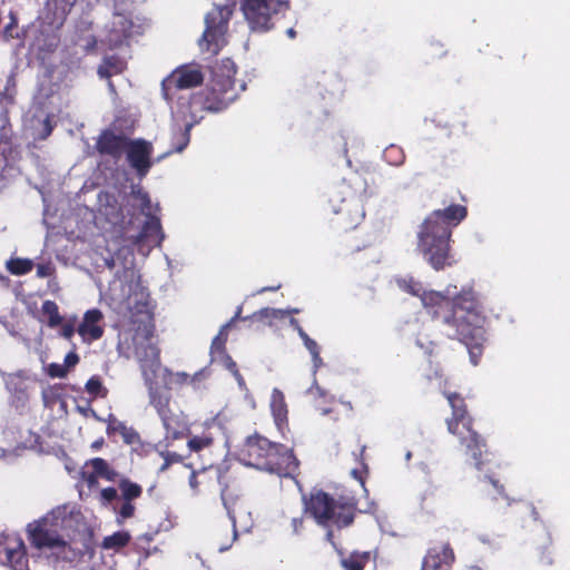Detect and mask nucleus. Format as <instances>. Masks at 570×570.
<instances>
[{"label": "nucleus", "instance_id": "1", "mask_svg": "<svg viewBox=\"0 0 570 570\" xmlns=\"http://www.w3.org/2000/svg\"><path fill=\"white\" fill-rule=\"evenodd\" d=\"M395 283L402 292L419 297L432 317L428 323L410 325L409 331L419 348L425 354L433 352L435 341L430 338V332L439 326L445 336L459 340L466 346L473 365L479 363L485 341V317L480 309L478 295L471 287H462L460 292L452 285L443 292L425 289L409 275L397 277Z\"/></svg>", "mask_w": 570, "mask_h": 570}, {"label": "nucleus", "instance_id": "2", "mask_svg": "<svg viewBox=\"0 0 570 570\" xmlns=\"http://www.w3.org/2000/svg\"><path fill=\"white\" fill-rule=\"evenodd\" d=\"M236 66L230 59H223L213 70V78L209 86L196 94H181L177 97L175 106L171 107L173 128V151L181 153L189 142L190 129L198 124L206 111H220L235 100L234 76Z\"/></svg>", "mask_w": 570, "mask_h": 570}, {"label": "nucleus", "instance_id": "3", "mask_svg": "<svg viewBox=\"0 0 570 570\" xmlns=\"http://www.w3.org/2000/svg\"><path fill=\"white\" fill-rule=\"evenodd\" d=\"M82 522L83 515L76 504H62L28 523L26 532L33 548L56 561L72 562L79 554L73 542Z\"/></svg>", "mask_w": 570, "mask_h": 570}, {"label": "nucleus", "instance_id": "4", "mask_svg": "<svg viewBox=\"0 0 570 570\" xmlns=\"http://www.w3.org/2000/svg\"><path fill=\"white\" fill-rule=\"evenodd\" d=\"M119 348L127 357L135 356L140 364L145 383L148 387L149 403L159 417L171 412L168 409L169 395L156 386L154 379L161 371L159 350L154 342L151 324L140 318L128 330L119 334Z\"/></svg>", "mask_w": 570, "mask_h": 570}, {"label": "nucleus", "instance_id": "5", "mask_svg": "<svg viewBox=\"0 0 570 570\" xmlns=\"http://www.w3.org/2000/svg\"><path fill=\"white\" fill-rule=\"evenodd\" d=\"M466 216L462 205H451L430 213L416 230V249L435 271L451 266L450 239L452 228Z\"/></svg>", "mask_w": 570, "mask_h": 570}, {"label": "nucleus", "instance_id": "6", "mask_svg": "<svg viewBox=\"0 0 570 570\" xmlns=\"http://www.w3.org/2000/svg\"><path fill=\"white\" fill-rule=\"evenodd\" d=\"M238 460L247 466L292 476L298 468L293 452L281 444L272 443L264 436H248L238 452Z\"/></svg>", "mask_w": 570, "mask_h": 570}, {"label": "nucleus", "instance_id": "7", "mask_svg": "<svg viewBox=\"0 0 570 570\" xmlns=\"http://www.w3.org/2000/svg\"><path fill=\"white\" fill-rule=\"evenodd\" d=\"M148 292L140 283V275L132 262L115 272L108 288H100V297L119 312L129 311L141 314L148 305Z\"/></svg>", "mask_w": 570, "mask_h": 570}, {"label": "nucleus", "instance_id": "8", "mask_svg": "<svg viewBox=\"0 0 570 570\" xmlns=\"http://www.w3.org/2000/svg\"><path fill=\"white\" fill-rule=\"evenodd\" d=\"M444 395L452 407V417L446 421L448 430L459 439L465 454L470 456L471 463L481 471L489 462V454L484 450L485 444L471 429V420L466 415L463 399L456 393H444Z\"/></svg>", "mask_w": 570, "mask_h": 570}, {"label": "nucleus", "instance_id": "9", "mask_svg": "<svg viewBox=\"0 0 570 570\" xmlns=\"http://www.w3.org/2000/svg\"><path fill=\"white\" fill-rule=\"evenodd\" d=\"M77 0H48L46 3L41 29L32 26L27 37L35 36L31 49L39 52L52 51L58 45L56 31L62 26L67 14Z\"/></svg>", "mask_w": 570, "mask_h": 570}, {"label": "nucleus", "instance_id": "10", "mask_svg": "<svg viewBox=\"0 0 570 570\" xmlns=\"http://www.w3.org/2000/svg\"><path fill=\"white\" fill-rule=\"evenodd\" d=\"M353 505L352 500L337 502L321 490L313 491L308 499L304 498L305 513L324 527L343 528L351 524L354 517Z\"/></svg>", "mask_w": 570, "mask_h": 570}, {"label": "nucleus", "instance_id": "11", "mask_svg": "<svg viewBox=\"0 0 570 570\" xmlns=\"http://www.w3.org/2000/svg\"><path fill=\"white\" fill-rule=\"evenodd\" d=\"M130 196L140 208L141 213L146 216V222L141 230L130 239L132 244L137 246L138 252L144 256H147L151 248L160 246L165 238V234L161 230L160 219L156 216V213L159 210V205L153 204L149 195L144 191L139 185L131 187Z\"/></svg>", "mask_w": 570, "mask_h": 570}, {"label": "nucleus", "instance_id": "12", "mask_svg": "<svg viewBox=\"0 0 570 570\" xmlns=\"http://www.w3.org/2000/svg\"><path fill=\"white\" fill-rule=\"evenodd\" d=\"M291 0H239L240 10L252 31L266 32L275 18L289 9Z\"/></svg>", "mask_w": 570, "mask_h": 570}, {"label": "nucleus", "instance_id": "13", "mask_svg": "<svg viewBox=\"0 0 570 570\" xmlns=\"http://www.w3.org/2000/svg\"><path fill=\"white\" fill-rule=\"evenodd\" d=\"M230 16L232 9L228 6L215 7L206 14L205 30L199 40L203 51L216 55L226 45Z\"/></svg>", "mask_w": 570, "mask_h": 570}, {"label": "nucleus", "instance_id": "14", "mask_svg": "<svg viewBox=\"0 0 570 570\" xmlns=\"http://www.w3.org/2000/svg\"><path fill=\"white\" fill-rule=\"evenodd\" d=\"M43 98L45 95L40 92L24 118V127L35 140L46 139L50 136L55 126L53 119L58 109L56 100L58 98L55 95L48 97V101H45Z\"/></svg>", "mask_w": 570, "mask_h": 570}, {"label": "nucleus", "instance_id": "15", "mask_svg": "<svg viewBox=\"0 0 570 570\" xmlns=\"http://www.w3.org/2000/svg\"><path fill=\"white\" fill-rule=\"evenodd\" d=\"M330 203L333 212L341 216V224L345 228L356 227L365 217L363 199L350 186H341L331 195Z\"/></svg>", "mask_w": 570, "mask_h": 570}, {"label": "nucleus", "instance_id": "16", "mask_svg": "<svg viewBox=\"0 0 570 570\" xmlns=\"http://www.w3.org/2000/svg\"><path fill=\"white\" fill-rule=\"evenodd\" d=\"M115 13L111 22L106 27L107 35L101 38V42H107L110 47L122 45L127 39L140 32V27L135 24L121 10L131 0H112Z\"/></svg>", "mask_w": 570, "mask_h": 570}, {"label": "nucleus", "instance_id": "17", "mask_svg": "<svg viewBox=\"0 0 570 570\" xmlns=\"http://www.w3.org/2000/svg\"><path fill=\"white\" fill-rule=\"evenodd\" d=\"M27 548L23 540L14 533L0 534V564L11 570H29Z\"/></svg>", "mask_w": 570, "mask_h": 570}, {"label": "nucleus", "instance_id": "18", "mask_svg": "<svg viewBox=\"0 0 570 570\" xmlns=\"http://www.w3.org/2000/svg\"><path fill=\"white\" fill-rule=\"evenodd\" d=\"M39 320L49 328H59V336L67 341H71L76 334L77 315L62 316L59 312L58 304L53 301L47 299L42 303Z\"/></svg>", "mask_w": 570, "mask_h": 570}, {"label": "nucleus", "instance_id": "19", "mask_svg": "<svg viewBox=\"0 0 570 570\" xmlns=\"http://www.w3.org/2000/svg\"><path fill=\"white\" fill-rule=\"evenodd\" d=\"M204 75L199 66L186 65L175 69L161 82L163 96L166 100L171 98V91L176 89H187L199 85Z\"/></svg>", "mask_w": 570, "mask_h": 570}, {"label": "nucleus", "instance_id": "20", "mask_svg": "<svg viewBox=\"0 0 570 570\" xmlns=\"http://www.w3.org/2000/svg\"><path fill=\"white\" fill-rule=\"evenodd\" d=\"M153 145L144 139L130 140L126 146L127 160L136 174L142 178L153 166Z\"/></svg>", "mask_w": 570, "mask_h": 570}, {"label": "nucleus", "instance_id": "21", "mask_svg": "<svg viewBox=\"0 0 570 570\" xmlns=\"http://www.w3.org/2000/svg\"><path fill=\"white\" fill-rule=\"evenodd\" d=\"M104 318L102 312L98 308H90L83 313L81 321L76 326V333L82 343L90 345L104 336Z\"/></svg>", "mask_w": 570, "mask_h": 570}, {"label": "nucleus", "instance_id": "22", "mask_svg": "<svg viewBox=\"0 0 570 570\" xmlns=\"http://www.w3.org/2000/svg\"><path fill=\"white\" fill-rule=\"evenodd\" d=\"M453 561L454 553L451 547L445 543L438 544L429 549L421 570H449Z\"/></svg>", "mask_w": 570, "mask_h": 570}, {"label": "nucleus", "instance_id": "23", "mask_svg": "<svg viewBox=\"0 0 570 570\" xmlns=\"http://www.w3.org/2000/svg\"><path fill=\"white\" fill-rule=\"evenodd\" d=\"M222 430L220 423L217 421V417L205 423V431L202 434H196L189 438L187 442V446L191 452H202L204 450L209 449L216 434Z\"/></svg>", "mask_w": 570, "mask_h": 570}, {"label": "nucleus", "instance_id": "24", "mask_svg": "<svg viewBox=\"0 0 570 570\" xmlns=\"http://www.w3.org/2000/svg\"><path fill=\"white\" fill-rule=\"evenodd\" d=\"M165 430V436L158 441L156 448H170L176 440H180L186 434V426L180 419L170 413L160 419Z\"/></svg>", "mask_w": 570, "mask_h": 570}, {"label": "nucleus", "instance_id": "25", "mask_svg": "<svg viewBox=\"0 0 570 570\" xmlns=\"http://www.w3.org/2000/svg\"><path fill=\"white\" fill-rule=\"evenodd\" d=\"M269 407L274 422L278 431L283 432L287 426V404L283 392L278 389H274L271 395Z\"/></svg>", "mask_w": 570, "mask_h": 570}, {"label": "nucleus", "instance_id": "26", "mask_svg": "<svg viewBox=\"0 0 570 570\" xmlns=\"http://www.w3.org/2000/svg\"><path fill=\"white\" fill-rule=\"evenodd\" d=\"M106 422L107 433L109 435L119 434L122 438L124 442L129 445L140 443V436L134 428L126 425L124 422L119 421L111 414L108 416Z\"/></svg>", "mask_w": 570, "mask_h": 570}, {"label": "nucleus", "instance_id": "27", "mask_svg": "<svg viewBox=\"0 0 570 570\" xmlns=\"http://www.w3.org/2000/svg\"><path fill=\"white\" fill-rule=\"evenodd\" d=\"M127 144L121 136H117L111 131H104L97 141V148L101 154L118 157L126 149Z\"/></svg>", "mask_w": 570, "mask_h": 570}, {"label": "nucleus", "instance_id": "28", "mask_svg": "<svg viewBox=\"0 0 570 570\" xmlns=\"http://www.w3.org/2000/svg\"><path fill=\"white\" fill-rule=\"evenodd\" d=\"M79 355L75 351H70L65 356L62 364L50 363L45 367V371L52 379H63L79 363Z\"/></svg>", "mask_w": 570, "mask_h": 570}, {"label": "nucleus", "instance_id": "29", "mask_svg": "<svg viewBox=\"0 0 570 570\" xmlns=\"http://www.w3.org/2000/svg\"><path fill=\"white\" fill-rule=\"evenodd\" d=\"M126 68V61L118 56L105 57L102 63L98 68V75L101 78H110L120 73Z\"/></svg>", "mask_w": 570, "mask_h": 570}, {"label": "nucleus", "instance_id": "30", "mask_svg": "<svg viewBox=\"0 0 570 570\" xmlns=\"http://www.w3.org/2000/svg\"><path fill=\"white\" fill-rule=\"evenodd\" d=\"M87 468H91L98 478H102L107 481H116L118 473L109 466L107 461L100 458H95L87 461Z\"/></svg>", "mask_w": 570, "mask_h": 570}, {"label": "nucleus", "instance_id": "31", "mask_svg": "<svg viewBox=\"0 0 570 570\" xmlns=\"http://www.w3.org/2000/svg\"><path fill=\"white\" fill-rule=\"evenodd\" d=\"M299 337L302 338L304 346L309 352L312 356L313 362V376L315 377V374L317 370L323 365V361L320 355V346L318 344L312 340L304 330H299Z\"/></svg>", "mask_w": 570, "mask_h": 570}, {"label": "nucleus", "instance_id": "32", "mask_svg": "<svg viewBox=\"0 0 570 570\" xmlns=\"http://www.w3.org/2000/svg\"><path fill=\"white\" fill-rule=\"evenodd\" d=\"M250 317L259 321H266L269 326H274L276 321L286 318V312L282 308L265 307L254 313Z\"/></svg>", "mask_w": 570, "mask_h": 570}, {"label": "nucleus", "instance_id": "33", "mask_svg": "<svg viewBox=\"0 0 570 570\" xmlns=\"http://www.w3.org/2000/svg\"><path fill=\"white\" fill-rule=\"evenodd\" d=\"M227 327L228 324L224 325L212 342L210 356L213 362H217L220 356L226 354L225 344L227 341Z\"/></svg>", "mask_w": 570, "mask_h": 570}, {"label": "nucleus", "instance_id": "34", "mask_svg": "<svg viewBox=\"0 0 570 570\" xmlns=\"http://www.w3.org/2000/svg\"><path fill=\"white\" fill-rule=\"evenodd\" d=\"M6 267L12 275L21 276L32 271L33 262L29 258L16 257L7 261Z\"/></svg>", "mask_w": 570, "mask_h": 570}, {"label": "nucleus", "instance_id": "35", "mask_svg": "<svg viewBox=\"0 0 570 570\" xmlns=\"http://www.w3.org/2000/svg\"><path fill=\"white\" fill-rule=\"evenodd\" d=\"M130 540V534L127 531H118L108 535L102 541V547L107 550H118L125 547Z\"/></svg>", "mask_w": 570, "mask_h": 570}, {"label": "nucleus", "instance_id": "36", "mask_svg": "<svg viewBox=\"0 0 570 570\" xmlns=\"http://www.w3.org/2000/svg\"><path fill=\"white\" fill-rule=\"evenodd\" d=\"M367 560V553H352L348 558L342 559V567L345 570H363Z\"/></svg>", "mask_w": 570, "mask_h": 570}, {"label": "nucleus", "instance_id": "37", "mask_svg": "<svg viewBox=\"0 0 570 570\" xmlns=\"http://www.w3.org/2000/svg\"><path fill=\"white\" fill-rule=\"evenodd\" d=\"M119 488L125 501H131L132 499L139 498L141 494V487L129 480H121Z\"/></svg>", "mask_w": 570, "mask_h": 570}, {"label": "nucleus", "instance_id": "38", "mask_svg": "<svg viewBox=\"0 0 570 570\" xmlns=\"http://www.w3.org/2000/svg\"><path fill=\"white\" fill-rule=\"evenodd\" d=\"M159 455L164 459V463L160 465L159 471H166L173 463L180 462L183 456L174 451H169L168 448H156Z\"/></svg>", "mask_w": 570, "mask_h": 570}, {"label": "nucleus", "instance_id": "39", "mask_svg": "<svg viewBox=\"0 0 570 570\" xmlns=\"http://www.w3.org/2000/svg\"><path fill=\"white\" fill-rule=\"evenodd\" d=\"M175 376L179 383L196 385L197 382L208 376V371L206 368H203L191 376L181 372L176 373Z\"/></svg>", "mask_w": 570, "mask_h": 570}, {"label": "nucleus", "instance_id": "40", "mask_svg": "<svg viewBox=\"0 0 570 570\" xmlns=\"http://www.w3.org/2000/svg\"><path fill=\"white\" fill-rule=\"evenodd\" d=\"M135 513V505L131 501H125L120 509L117 511L116 522L122 524L126 519H129Z\"/></svg>", "mask_w": 570, "mask_h": 570}, {"label": "nucleus", "instance_id": "41", "mask_svg": "<svg viewBox=\"0 0 570 570\" xmlns=\"http://www.w3.org/2000/svg\"><path fill=\"white\" fill-rule=\"evenodd\" d=\"M385 159L392 165H400L403 163V153L399 147L390 146L384 151Z\"/></svg>", "mask_w": 570, "mask_h": 570}, {"label": "nucleus", "instance_id": "42", "mask_svg": "<svg viewBox=\"0 0 570 570\" xmlns=\"http://www.w3.org/2000/svg\"><path fill=\"white\" fill-rule=\"evenodd\" d=\"M86 390L94 396L102 395V384L99 377L92 376L86 383Z\"/></svg>", "mask_w": 570, "mask_h": 570}, {"label": "nucleus", "instance_id": "43", "mask_svg": "<svg viewBox=\"0 0 570 570\" xmlns=\"http://www.w3.org/2000/svg\"><path fill=\"white\" fill-rule=\"evenodd\" d=\"M81 478L89 488H94L97 485L98 475L91 468H87V463L85 464L81 471Z\"/></svg>", "mask_w": 570, "mask_h": 570}, {"label": "nucleus", "instance_id": "44", "mask_svg": "<svg viewBox=\"0 0 570 570\" xmlns=\"http://www.w3.org/2000/svg\"><path fill=\"white\" fill-rule=\"evenodd\" d=\"M118 498V492L115 488H106L100 492V502L104 505L109 504Z\"/></svg>", "mask_w": 570, "mask_h": 570}, {"label": "nucleus", "instance_id": "45", "mask_svg": "<svg viewBox=\"0 0 570 570\" xmlns=\"http://www.w3.org/2000/svg\"><path fill=\"white\" fill-rule=\"evenodd\" d=\"M484 478L487 480H489V482L492 484V487L494 488V490L497 491L498 495L501 497V499L505 502L507 505H510V499L508 498V495H505V493L503 492V487L499 484V482L497 480H494L491 475L489 474H485Z\"/></svg>", "mask_w": 570, "mask_h": 570}, {"label": "nucleus", "instance_id": "46", "mask_svg": "<svg viewBox=\"0 0 570 570\" xmlns=\"http://www.w3.org/2000/svg\"><path fill=\"white\" fill-rule=\"evenodd\" d=\"M55 272L52 263L40 264L37 266V276L40 278L50 277Z\"/></svg>", "mask_w": 570, "mask_h": 570}, {"label": "nucleus", "instance_id": "47", "mask_svg": "<svg viewBox=\"0 0 570 570\" xmlns=\"http://www.w3.org/2000/svg\"><path fill=\"white\" fill-rule=\"evenodd\" d=\"M222 500H223V504H224L225 509L227 510L228 518H229V520L233 523V527H234V539H236V537H237V531L235 529V527H236V518H235V514H234L233 510L230 509V505L228 503L225 490L222 491Z\"/></svg>", "mask_w": 570, "mask_h": 570}, {"label": "nucleus", "instance_id": "48", "mask_svg": "<svg viewBox=\"0 0 570 570\" xmlns=\"http://www.w3.org/2000/svg\"><path fill=\"white\" fill-rule=\"evenodd\" d=\"M306 394L313 397L317 396L322 399L327 396L326 392L316 384L315 380L313 381L312 386L306 391Z\"/></svg>", "mask_w": 570, "mask_h": 570}, {"label": "nucleus", "instance_id": "49", "mask_svg": "<svg viewBox=\"0 0 570 570\" xmlns=\"http://www.w3.org/2000/svg\"><path fill=\"white\" fill-rule=\"evenodd\" d=\"M217 362H220L232 373L237 370L236 363L228 354L220 356Z\"/></svg>", "mask_w": 570, "mask_h": 570}, {"label": "nucleus", "instance_id": "50", "mask_svg": "<svg viewBox=\"0 0 570 570\" xmlns=\"http://www.w3.org/2000/svg\"><path fill=\"white\" fill-rule=\"evenodd\" d=\"M13 87H14V80L12 77H10L8 79V82H7V87H6V91H4V95L9 98V99H12L13 96H14V90H13Z\"/></svg>", "mask_w": 570, "mask_h": 570}, {"label": "nucleus", "instance_id": "51", "mask_svg": "<svg viewBox=\"0 0 570 570\" xmlns=\"http://www.w3.org/2000/svg\"><path fill=\"white\" fill-rule=\"evenodd\" d=\"M189 487L196 491L197 488H198V482H197V478H196V472L193 471L190 476H189Z\"/></svg>", "mask_w": 570, "mask_h": 570}, {"label": "nucleus", "instance_id": "52", "mask_svg": "<svg viewBox=\"0 0 570 570\" xmlns=\"http://www.w3.org/2000/svg\"><path fill=\"white\" fill-rule=\"evenodd\" d=\"M302 524H303V520H302V519H299V518H294V519L292 520L293 531H294L295 533H297V532L299 531V528L302 527Z\"/></svg>", "mask_w": 570, "mask_h": 570}, {"label": "nucleus", "instance_id": "53", "mask_svg": "<svg viewBox=\"0 0 570 570\" xmlns=\"http://www.w3.org/2000/svg\"><path fill=\"white\" fill-rule=\"evenodd\" d=\"M232 374L236 379L239 387H242V389L245 387V381H244L243 376L240 375V373L238 372V370L234 371Z\"/></svg>", "mask_w": 570, "mask_h": 570}, {"label": "nucleus", "instance_id": "54", "mask_svg": "<svg viewBox=\"0 0 570 570\" xmlns=\"http://www.w3.org/2000/svg\"><path fill=\"white\" fill-rule=\"evenodd\" d=\"M289 325L297 332L299 335V330H303L301 325L298 324V321L296 318L291 317L289 318Z\"/></svg>", "mask_w": 570, "mask_h": 570}, {"label": "nucleus", "instance_id": "55", "mask_svg": "<svg viewBox=\"0 0 570 570\" xmlns=\"http://www.w3.org/2000/svg\"><path fill=\"white\" fill-rule=\"evenodd\" d=\"M95 45H96V39L91 38L90 40L86 41V43L80 45V46L83 47L85 49L89 50V49L94 48Z\"/></svg>", "mask_w": 570, "mask_h": 570}, {"label": "nucleus", "instance_id": "56", "mask_svg": "<svg viewBox=\"0 0 570 570\" xmlns=\"http://www.w3.org/2000/svg\"><path fill=\"white\" fill-rule=\"evenodd\" d=\"M283 311L286 312V317L289 316V315L299 313V309H297V308H286V309H283Z\"/></svg>", "mask_w": 570, "mask_h": 570}, {"label": "nucleus", "instance_id": "57", "mask_svg": "<svg viewBox=\"0 0 570 570\" xmlns=\"http://www.w3.org/2000/svg\"><path fill=\"white\" fill-rule=\"evenodd\" d=\"M281 287V285L273 286V287H263L257 293H264L266 291H277Z\"/></svg>", "mask_w": 570, "mask_h": 570}, {"label": "nucleus", "instance_id": "58", "mask_svg": "<svg viewBox=\"0 0 570 570\" xmlns=\"http://www.w3.org/2000/svg\"><path fill=\"white\" fill-rule=\"evenodd\" d=\"M106 263H107V265H108V267H109L110 269H112V268H116V267H117L116 259H111V262H108V261H107Z\"/></svg>", "mask_w": 570, "mask_h": 570}, {"label": "nucleus", "instance_id": "59", "mask_svg": "<svg viewBox=\"0 0 570 570\" xmlns=\"http://www.w3.org/2000/svg\"><path fill=\"white\" fill-rule=\"evenodd\" d=\"M287 35H288V37H291V38H294V37H295V30H294V29H292V28H291V29H288V30H287Z\"/></svg>", "mask_w": 570, "mask_h": 570}, {"label": "nucleus", "instance_id": "60", "mask_svg": "<svg viewBox=\"0 0 570 570\" xmlns=\"http://www.w3.org/2000/svg\"><path fill=\"white\" fill-rule=\"evenodd\" d=\"M330 412H331V410H330V409H326V407L321 409V414H322V415H327Z\"/></svg>", "mask_w": 570, "mask_h": 570}, {"label": "nucleus", "instance_id": "61", "mask_svg": "<svg viewBox=\"0 0 570 570\" xmlns=\"http://www.w3.org/2000/svg\"><path fill=\"white\" fill-rule=\"evenodd\" d=\"M101 443H102V440H100V441H96V442H94L92 446H94L95 449H98V448L101 445Z\"/></svg>", "mask_w": 570, "mask_h": 570}, {"label": "nucleus", "instance_id": "62", "mask_svg": "<svg viewBox=\"0 0 570 570\" xmlns=\"http://www.w3.org/2000/svg\"><path fill=\"white\" fill-rule=\"evenodd\" d=\"M4 33H6V36H8V37H12V35L10 33V27H7V28H6Z\"/></svg>", "mask_w": 570, "mask_h": 570}, {"label": "nucleus", "instance_id": "63", "mask_svg": "<svg viewBox=\"0 0 570 570\" xmlns=\"http://www.w3.org/2000/svg\"><path fill=\"white\" fill-rule=\"evenodd\" d=\"M4 150H6V144L0 145V151L2 155H4Z\"/></svg>", "mask_w": 570, "mask_h": 570}, {"label": "nucleus", "instance_id": "64", "mask_svg": "<svg viewBox=\"0 0 570 570\" xmlns=\"http://www.w3.org/2000/svg\"><path fill=\"white\" fill-rule=\"evenodd\" d=\"M4 277L0 274V282H3Z\"/></svg>", "mask_w": 570, "mask_h": 570}]
</instances>
